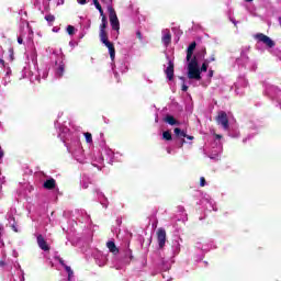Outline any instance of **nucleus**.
I'll return each mask as SVG.
<instances>
[{"label": "nucleus", "instance_id": "nucleus-28", "mask_svg": "<svg viewBox=\"0 0 281 281\" xmlns=\"http://www.w3.org/2000/svg\"><path fill=\"white\" fill-rule=\"evenodd\" d=\"M136 36H137V40H138V41H142V32H140V31H137V32H136Z\"/></svg>", "mask_w": 281, "mask_h": 281}, {"label": "nucleus", "instance_id": "nucleus-34", "mask_svg": "<svg viewBox=\"0 0 281 281\" xmlns=\"http://www.w3.org/2000/svg\"><path fill=\"white\" fill-rule=\"evenodd\" d=\"M187 139H190V140H192V139H194V136H190V135H188L187 134V136H184Z\"/></svg>", "mask_w": 281, "mask_h": 281}, {"label": "nucleus", "instance_id": "nucleus-11", "mask_svg": "<svg viewBox=\"0 0 281 281\" xmlns=\"http://www.w3.org/2000/svg\"><path fill=\"white\" fill-rule=\"evenodd\" d=\"M106 247L111 254H114V256H116V254H120V249L117 248V246H115V241H108Z\"/></svg>", "mask_w": 281, "mask_h": 281}, {"label": "nucleus", "instance_id": "nucleus-42", "mask_svg": "<svg viewBox=\"0 0 281 281\" xmlns=\"http://www.w3.org/2000/svg\"><path fill=\"white\" fill-rule=\"evenodd\" d=\"M100 16H102V19H104V16H106V15H104V12L103 13H101V15Z\"/></svg>", "mask_w": 281, "mask_h": 281}, {"label": "nucleus", "instance_id": "nucleus-24", "mask_svg": "<svg viewBox=\"0 0 281 281\" xmlns=\"http://www.w3.org/2000/svg\"><path fill=\"white\" fill-rule=\"evenodd\" d=\"M57 260L59 262V265H61V267H67V265L65 263V260L60 257H57Z\"/></svg>", "mask_w": 281, "mask_h": 281}, {"label": "nucleus", "instance_id": "nucleus-5", "mask_svg": "<svg viewBox=\"0 0 281 281\" xmlns=\"http://www.w3.org/2000/svg\"><path fill=\"white\" fill-rule=\"evenodd\" d=\"M110 13V23L112 25V30L120 32V20L117 19V13H115V9L113 7L108 8Z\"/></svg>", "mask_w": 281, "mask_h": 281}, {"label": "nucleus", "instance_id": "nucleus-35", "mask_svg": "<svg viewBox=\"0 0 281 281\" xmlns=\"http://www.w3.org/2000/svg\"><path fill=\"white\" fill-rule=\"evenodd\" d=\"M3 155L4 153L1 150V146H0V159H3Z\"/></svg>", "mask_w": 281, "mask_h": 281}, {"label": "nucleus", "instance_id": "nucleus-20", "mask_svg": "<svg viewBox=\"0 0 281 281\" xmlns=\"http://www.w3.org/2000/svg\"><path fill=\"white\" fill-rule=\"evenodd\" d=\"M207 67H210V64L206 60H204L200 68V74L207 71Z\"/></svg>", "mask_w": 281, "mask_h": 281}, {"label": "nucleus", "instance_id": "nucleus-46", "mask_svg": "<svg viewBox=\"0 0 281 281\" xmlns=\"http://www.w3.org/2000/svg\"><path fill=\"white\" fill-rule=\"evenodd\" d=\"M114 76H115V78H117V76H119L117 72H115Z\"/></svg>", "mask_w": 281, "mask_h": 281}, {"label": "nucleus", "instance_id": "nucleus-15", "mask_svg": "<svg viewBox=\"0 0 281 281\" xmlns=\"http://www.w3.org/2000/svg\"><path fill=\"white\" fill-rule=\"evenodd\" d=\"M106 25H109V21L106 20V16H103L101 19L100 32H106Z\"/></svg>", "mask_w": 281, "mask_h": 281}, {"label": "nucleus", "instance_id": "nucleus-43", "mask_svg": "<svg viewBox=\"0 0 281 281\" xmlns=\"http://www.w3.org/2000/svg\"><path fill=\"white\" fill-rule=\"evenodd\" d=\"M232 21V23H234V25H236V20H231Z\"/></svg>", "mask_w": 281, "mask_h": 281}, {"label": "nucleus", "instance_id": "nucleus-39", "mask_svg": "<svg viewBox=\"0 0 281 281\" xmlns=\"http://www.w3.org/2000/svg\"><path fill=\"white\" fill-rule=\"evenodd\" d=\"M5 265V261L0 260V267H3Z\"/></svg>", "mask_w": 281, "mask_h": 281}, {"label": "nucleus", "instance_id": "nucleus-26", "mask_svg": "<svg viewBox=\"0 0 281 281\" xmlns=\"http://www.w3.org/2000/svg\"><path fill=\"white\" fill-rule=\"evenodd\" d=\"M64 269L67 271V273H74V270H71V267L65 266Z\"/></svg>", "mask_w": 281, "mask_h": 281}, {"label": "nucleus", "instance_id": "nucleus-33", "mask_svg": "<svg viewBox=\"0 0 281 281\" xmlns=\"http://www.w3.org/2000/svg\"><path fill=\"white\" fill-rule=\"evenodd\" d=\"M215 138H217V139H223V135H221V134H215Z\"/></svg>", "mask_w": 281, "mask_h": 281}, {"label": "nucleus", "instance_id": "nucleus-19", "mask_svg": "<svg viewBox=\"0 0 281 281\" xmlns=\"http://www.w3.org/2000/svg\"><path fill=\"white\" fill-rule=\"evenodd\" d=\"M85 137H86L87 144H91L93 142V136L91 135V133L86 132Z\"/></svg>", "mask_w": 281, "mask_h": 281}, {"label": "nucleus", "instance_id": "nucleus-22", "mask_svg": "<svg viewBox=\"0 0 281 281\" xmlns=\"http://www.w3.org/2000/svg\"><path fill=\"white\" fill-rule=\"evenodd\" d=\"M214 60H216V55H211V57L209 59H205V61L210 65V63H214Z\"/></svg>", "mask_w": 281, "mask_h": 281}, {"label": "nucleus", "instance_id": "nucleus-36", "mask_svg": "<svg viewBox=\"0 0 281 281\" xmlns=\"http://www.w3.org/2000/svg\"><path fill=\"white\" fill-rule=\"evenodd\" d=\"M183 144H186V140L182 138L180 143V148L183 147Z\"/></svg>", "mask_w": 281, "mask_h": 281}, {"label": "nucleus", "instance_id": "nucleus-14", "mask_svg": "<svg viewBox=\"0 0 281 281\" xmlns=\"http://www.w3.org/2000/svg\"><path fill=\"white\" fill-rule=\"evenodd\" d=\"M173 133H175L176 137H188V134L186 133V131H182L179 127H176L173 130Z\"/></svg>", "mask_w": 281, "mask_h": 281}, {"label": "nucleus", "instance_id": "nucleus-8", "mask_svg": "<svg viewBox=\"0 0 281 281\" xmlns=\"http://www.w3.org/2000/svg\"><path fill=\"white\" fill-rule=\"evenodd\" d=\"M37 245L42 251H49V244H47L43 235H37Z\"/></svg>", "mask_w": 281, "mask_h": 281}, {"label": "nucleus", "instance_id": "nucleus-17", "mask_svg": "<svg viewBox=\"0 0 281 281\" xmlns=\"http://www.w3.org/2000/svg\"><path fill=\"white\" fill-rule=\"evenodd\" d=\"M162 139H165V142H172V133H170V131H165L162 133Z\"/></svg>", "mask_w": 281, "mask_h": 281}, {"label": "nucleus", "instance_id": "nucleus-21", "mask_svg": "<svg viewBox=\"0 0 281 281\" xmlns=\"http://www.w3.org/2000/svg\"><path fill=\"white\" fill-rule=\"evenodd\" d=\"M45 21H47V23H54V21H56V16L52 14L45 15Z\"/></svg>", "mask_w": 281, "mask_h": 281}, {"label": "nucleus", "instance_id": "nucleus-47", "mask_svg": "<svg viewBox=\"0 0 281 281\" xmlns=\"http://www.w3.org/2000/svg\"><path fill=\"white\" fill-rule=\"evenodd\" d=\"M180 80H186V78H183V77H180Z\"/></svg>", "mask_w": 281, "mask_h": 281}, {"label": "nucleus", "instance_id": "nucleus-7", "mask_svg": "<svg viewBox=\"0 0 281 281\" xmlns=\"http://www.w3.org/2000/svg\"><path fill=\"white\" fill-rule=\"evenodd\" d=\"M165 74L170 81L175 80V63H172V60L168 61V66L165 69Z\"/></svg>", "mask_w": 281, "mask_h": 281}, {"label": "nucleus", "instance_id": "nucleus-30", "mask_svg": "<svg viewBox=\"0 0 281 281\" xmlns=\"http://www.w3.org/2000/svg\"><path fill=\"white\" fill-rule=\"evenodd\" d=\"M181 91H188V86L186 83L182 85Z\"/></svg>", "mask_w": 281, "mask_h": 281}, {"label": "nucleus", "instance_id": "nucleus-9", "mask_svg": "<svg viewBox=\"0 0 281 281\" xmlns=\"http://www.w3.org/2000/svg\"><path fill=\"white\" fill-rule=\"evenodd\" d=\"M161 42L165 45V47H168V45L172 43V33H170V30L165 31V34L161 37Z\"/></svg>", "mask_w": 281, "mask_h": 281}, {"label": "nucleus", "instance_id": "nucleus-16", "mask_svg": "<svg viewBox=\"0 0 281 281\" xmlns=\"http://www.w3.org/2000/svg\"><path fill=\"white\" fill-rule=\"evenodd\" d=\"M64 75H65V64H60L56 70V76H58V78H63Z\"/></svg>", "mask_w": 281, "mask_h": 281}, {"label": "nucleus", "instance_id": "nucleus-12", "mask_svg": "<svg viewBox=\"0 0 281 281\" xmlns=\"http://www.w3.org/2000/svg\"><path fill=\"white\" fill-rule=\"evenodd\" d=\"M43 188H45V190H54V188H56V180L54 178L46 180Z\"/></svg>", "mask_w": 281, "mask_h": 281}, {"label": "nucleus", "instance_id": "nucleus-44", "mask_svg": "<svg viewBox=\"0 0 281 281\" xmlns=\"http://www.w3.org/2000/svg\"><path fill=\"white\" fill-rule=\"evenodd\" d=\"M279 24L281 25V16L279 18Z\"/></svg>", "mask_w": 281, "mask_h": 281}, {"label": "nucleus", "instance_id": "nucleus-18", "mask_svg": "<svg viewBox=\"0 0 281 281\" xmlns=\"http://www.w3.org/2000/svg\"><path fill=\"white\" fill-rule=\"evenodd\" d=\"M67 33L69 34V36H74L76 34V27L74 25H68Z\"/></svg>", "mask_w": 281, "mask_h": 281}, {"label": "nucleus", "instance_id": "nucleus-2", "mask_svg": "<svg viewBox=\"0 0 281 281\" xmlns=\"http://www.w3.org/2000/svg\"><path fill=\"white\" fill-rule=\"evenodd\" d=\"M99 36L101 43H103V45L108 47L111 60H115V45H113V43L109 41V33H106V31H100Z\"/></svg>", "mask_w": 281, "mask_h": 281}, {"label": "nucleus", "instance_id": "nucleus-13", "mask_svg": "<svg viewBox=\"0 0 281 281\" xmlns=\"http://www.w3.org/2000/svg\"><path fill=\"white\" fill-rule=\"evenodd\" d=\"M164 121L170 126H177L179 124V121L172 115H167Z\"/></svg>", "mask_w": 281, "mask_h": 281}, {"label": "nucleus", "instance_id": "nucleus-23", "mask_svg": "<svg viewBox=\"0 0 281 281\" xmlns=\"http://www.w3.org/2000/svg\"><path fill=\"white\" fill-rule=\"evenodd\" d=\"M205 184H206V182H205V177H201V178H200V187H201V188H205Z\"/></svg>", "mask_w": 281, "mask_h": 281}, {"label": "nucleus", "instance_id": "nucleus-1", "mask_svg": "<svg viewBox=\"0 0 281 281\" xmlns=\"http://www.w3.org/2000/svg\"><path fill=\"white\" fill-rule=\"evenodd\" d=\"M188 78L189 80H201V69L199 68V59L193 56L188 64Z\"/></svg>", "mask_w": 281, "mask_h": 281}, {"label": "nucleus", "instance_id": "nucleus-4", "mask_svg": "<svg viewBox=\"0 0 281 281\" xmlns=\"http://www.w3.org/2000/svg\"><path fill=\"white\" fill-rule=\"evenodd\" d=\"M254 38L258 41V43H263V45L268 46L270 49L276 47V42L271 40V37L265 35V33H257Z\"/></svg>", "mask_w": 281, "mask_h": 281}, {"label": "nucleus", "instance_id": "nucleus-45", "mask_svg": "<svg viewBox=\"0 0 281 281\" xmlns=\"http://www.w3.org/2000/svg\"><path fill=\"white\" fill-rule=\"evenodd\" d=\"M203 52H204V54H207V50H206L205 48H204V50H203Z\"/></svg>", "mask_w": 281, "mask_h": 281}, {"label": "nucleus", "instance_id": "nucleus-27", "mask_svg": "<svg viewBox=\"0 0 281 281\" xmlns=\"http://www.w3.org/2000/svg\"><path fill=\"white\" fill-rule=\"evenodd\" d=\"M9 52L11 60H14V49L10 48Z\"/></svg>", "mask_w": 281, "mask_h": 281}, {"label": "nucleus", "instance_id": "nucleus-41", "mask_svg": "<svg viewBox=\"0 0 281 281\" xmlns=\"http://www.w3.org/2000/svg\"><path fill=\"white\" fill-rule=\"evenodd\" d=\"M246 1V3H251V1H254V0H245Z\"/></svg>", "mask_w": 281, "mask_h": 281}, {"label": "nucleus", "instance_id": "nucleus-32", "mask_svg": "<svg viewBox=\"0 0 281 281\" xmlns=\"http://www.w3.org/2000/svg\"><path fill=\"white\" fill-rule=\"evenodd\" d=\"M19 45H23V37H18Z\"/></svg>", "mask_w": 281, "mask_h": 281}, {"label": "nucleus", "instance_id": "nucleus-40", "mask_svg": "<svg viewBox=\"0 0 281 281\" xmlns=\"http://www.w3.org/2000/svg\"><path fill=\"white\" fill-rule=\"evenodd\" d=\"M0 65H5V61L3 59H0Z\"/></svg>", "mask_w": 281, "mask_h": 281}, {"label": "nucleus", "instance_id": "nucleus-29", "mask_svg": "<svg viewBox=\"0 0 281 281\" xmlns=\"http://www.w3.org/2000/svg\"><path fill=\"white\" fill-rule=\"evenodd\" d=\"M77 2H78L80 5H86L87 0H77Z\"/></svg>", "mask_w": 281, "mask_h": 281}, {"label": "nucleus", "instance_id": "nucleus-31", "mask_svg": "<svg viewBox=\"0 0 281 281\" xmlns=\"http://www.w3.org/2000/svg\"><path fill=\"white\" fill-rule=\"evenodd\" d=\"M214 77V70H209V78H213Z\"/></svg>", "mask_w": 281, "mask_h": 281}, {"label": "nucleus", "instance_id": "nucleus-37", "mask_svg": "<svg viewBox=\"0 0 281 281\" xmlns=\"http://www.w3.org/2000/svg\"><path fill=\"white\" fill-rule=\"evenodd\" d=\"M72 277H74V273L68 272V280H71Z\"/></svg>", "mask_w": 281, "mask_h": 281}, {"label": "nucleus", "instance_id": "nucleus-10", "mask_svg": "<svg viewBox=\"0 0 281 281\" xmlns=\"http://www.w3.org/2000/svg\"><path fill=\"white\" fill-rule=\"evenodd\" d=\"M194 49H196V42H192L187 49V61L190 63L192 60V54H194Z\"/></svg>", "mask_w": 281, "mask_h": 281}, {"label": "nucleus", "instance_id": "nucleus-25", "mask_svg": "<svg viewBox=\"0 0 281 281\" xmlns=\"http://www.w3.org/2000/svg\"><path fill=\"white\" fill-rule=\"evenodd\" d=\"M93 4L95 5L97 10H100V8H102V5L100 4V2L98 0H92Z\"/></svg>", "mask_w": 281, "mask_h": 281}, {"label": "nucleus", "instance_id": "nucleus-6", "mask_svg": "<svg viewBox=\"0 0 281 281\" xmlns=\"http://www.w3.org/2000/svg\"><path fill=\"white\" fill-rule=\"evenodd\" d=\"M157 241L159 249H164L166 247V229L165 228H158L156 232Z\"/></svg>", "mask_w": 281, "mask_h": 281}, {"label": "nucleus", "instance_id": "nucleus-3", "mask_svg": "<svg viewBox=\"0 0 281 281\" xmlns=\"http://www.w3.org/2000/svg\"><path fill=\"white\" fill-rule=\"evenodd\" d=\"M215 122H217V124L222 126L224 131H229V117H227V112L220 111L215 117Z\"/></svg>", "mask_w": 281, "mask_h": 281}, {"label": "nucleus", "instance_id": "nucleus-38", "mask_svg": "<svg viewBox=\"0 0 281 281\" xmlns=\"http://www.w3.org/2000/svg\"><path fill=\"white\" fill-rule=\"evenodd\" d=\"M98 10H99L100 14L104 13V10H102V7H100V9H98Z\"/></svg>", "mask_w": 281, "mask_h": 281}]
</instances>
